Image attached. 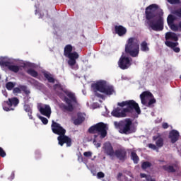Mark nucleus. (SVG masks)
I'll use <instances>...</instances> for the list:
<instances>
[{"label":"nucleus","instance_id":"1","mask_svg":"<svg viewBox=\"0 0 181 181\" xmlns=\"http://www.w3.org/2000/svg\"><path fill=\"white\" fill-rule=\"evenodd\" d=\"M158 9L159 6L158 4H151L147 6L145 11V25H148V29H152L154 32H160L163 30L164 28L163 17L159 16L157 21L153 20L156 18V12Z\"/></svg>","mask_w":181,"mask_h":181},{"label":"nucleus","instance_id":"2","mask_svg":"<svg viewBox=\"0 0 181 181\" xmlns=\"http://www.w3.org/2000/svg\"><path fill=\"white\" fill-rule=\"evenodd\" d=\"M51 129L53 134L59 135L57 137L59 145L63 146L64 144H66V146H71V139L68 136H66V130L61 124H59L54 120H52L51 124Z\"/></svg>","mask_w":181,"mask_h":181},{"label":"nucleus","instance_id":"3","mask_svg":"<svg viewBox=\"0 0 181 181\" xmlns=\"http://www.w3.org/2000/svg\"><path fill=\"white\" fill-rule=\"evenodd\" d=\"M124 52L131 57L139 56V40L136 37H129L126 42Z\"/></svg>","mask_w":181,"mask_h":181},{"label":"nucleus","instance_id":"4","mask_svg":"<svg viewBox=\"0 0 181 181\" xmlns=\"http://www.w3.org/2000/svg\"><path fill=\"white\" fill-rule=\"evenodd\" d=\"M94 90L97 91H100V93H103L105 94V95H112V94H115V89L112 85H107V81H100L97 82L93 86Z\"/></svg>","mask_w":181,"mask_h":181},{"label":"nucleus","instance_id":"5","mask_svg":"<svg viewBox=\"0 0 181 181\" xmlns=\"http://www.w3.org/2000/svg\"><path fill=\"white\" fill-rule=\"evenodd\" d=\"M117 105H119V107H121L122 108H124V107H127L126 108H124V112H126V114L127 112H134V110L136 112V114H141V107H139V105H138V103L134 100L118 103Z\"/></svg>","mask_w":181,"mask_h":181},{"label":"nucleus","instance_id":"6","mask_svg":"<svg viewBox=\"0 0 181 181\" xmlns=\"http://www.w3.org/2000/svg\"><path fill=\"white\" fill-rule=\"evenodd\" d=\"M73 52V46L71 45H66L64 49V56L69 59L68 60V64L70 67H73L77 63V59L80 57L77 52Z\"/></svg>","mask_w":181,"mask_h":181},{"label":"nucleus","instance_id":"7","mask_svg":"<svg viewBox=\"0 0 181 181\" xmlns=\"http://www.w3.org/2000/svg\"><path fill=\"white\" fill-rule=\"evenodd\" d=\"M107 124H104L103 122H99L88 129L89 134H98L100 135V138L103 139L107 136Z\"/></svg>","mask_w":181,"mask_h":181},{"label":"nucleus","instance_id":"8","mask_svg":"<svg viewBox=\"0 0 181 181\" xmlns=\"http://www.w3.org/2000/svg\"><path fill=\"white\" fill-rule=\"evenodd\" d=\"M114 125L117 129H119L120 134H129L131 127H132V120L131 119H125L124 121L115 122Z\"/></svg>","mask_w":181,"mask_h":181},{"label":"nucleus","instance_id":"9","mask_svg":"<svg viewBox=\"0 0 181 181\" xmlns=\"http://www.w3.org/2000/svg\"><path fill=\"white\" fill-rule=\"evenodd\" d=\"M118 66L122 70H127L131 66V59L123 54L118 61Z\"/></svg>","mask_w":181,"mask_h":181},{"label":"nucleus","instance_id":"10","mask_svg":"<svg viewBox=\"0 0 181 181\" xmlns=\"http://www.w3.org/2000/svg\"><path fill=\"white\" fill-rule=\"evenodd\" d=\"M64 101L67 105H66L64 103L59 104V108L63 111L64 112H66V111H69V112H73L74 111V107L73 106V104H71V100H70L69 98L65 97Z\"/></svg>","mask_w":181,"mask_h":181},{"label":"nucleus","instance_id":"11","mask_svg":"<svg viewBox=\"0 0 181 181\" xmlns=\"http://www.w3.org/2000/svg\"><path fill=\"white\" fill-rule=\"evenodd\" d=\"M103 149L105 155H107V156H110V158L114 157L115 151H114V147L112 146V144L110 143V141H106L105 144H103Z\"/></svg>","mask_w":181,"mask_h":181},{"label":"nucleus","instance_id":"12","mask_svg":"<svg viewBox=\"0 0 181 181\" xmlns=\"http://www.w3.org/2000/svg\"><path fill=\"white\" fill-rule=\"evenodd\" d=\"M127 153L125 148H118L115 151L114 156H116L121 162H125L127 158Z\"/></svg>","mask_w":181,"mask_h":181},{"label":"nucleus","instance_id":"13","mask_svg":"<svg viewBox=\"0 0 181 181\" xmlns=\"http://www.w3.org/2000/svg\"><path fill=\"white\" fill-rule=\"evenodd\" d=\"M111 114L115 118H125L127 117V112L124 111V108L122 109L120 107L115 108Z\"/></svg>","mask_w":181,"mask_h":181},{"label":"nucleus","instance_id":"14","mask_svg":"<svg viewBox=\"0 0 181 181\" xmlns=\"http://www.w3.org/2000/svg\"><path fill=\"white\" fill-rule=\"evenodd\" d=\"M39 111L42 115H45V117H47V118H50V115H52V108L49 105L40 106Z\"/></svg>","mask_w":181,"mask_h":181},{"label":"nucleus","instance_id":"15","mask_svg":"<svg viewBox=\"0 0 181 181\" xmlns=\"http://www.w3.org/2000/svg\"><path fill=\"white\" fill-rule=\"evenodd\" d=\"M168 138L170 139L171 144H176L180 138V134L177 130L173 129L169 132Z\"/></svg>","mask_w":181,"mask_h":181},{"label":"nucleus","instance_id":"16","mask_svg":"<svg viewBox=\"0 0 181 181\" xmlns=\"http://www.w3.org/2000/svg\"><path fill=\"white\" fill-rule=\"evenodd\" d=\"M22 91H23L26 95L30 94V90H28V86L25 85H20L18 87L14 88L13 89V94H21Z\"/></svg>","mask_w":181,"mask_h":181},{"label":"nucleus","instance_id":"17","mask_svg":"<svg viewBox=\"0 0 181 181\" xmlns=\"http://www.w3.org/2000/svg\"><path fill=\"white\" fill-rule=\"evenodd\" d=\"M165 45H167L168 47H170L171 49H173V50L175 53H179L180 52V48L177 47V46H179V42H171V41H165Z\"/></svg>","mask_w":181,"mask_h":181},{"label":"nucleus","instance_id":"18","mask_svg":"<svg viewBox=\"0 0 181 181\" xmlns=\"http://www.w3.org/2000/svg\"><path fill=\"white\" fill-rule=\"evenodd\" d=\"M153 97V95H152V93L149 91H144L140 95V98L141 101V104L143 105H146V98H152Z\"/></svg>","mask_w":181,"mask_h":181},{"label":"nucleus","instance_id":"19","mask_svg":"<svg viewBox=\"0 0 181 181\" xmlns=\"http://www.w3.org/2000/svg\"><path fill=\"white\" fill-rule=\"evenodd\" d=\"M115 32L118 36H124L127 35V28L122 25H115Z\"/></svg>","mask_w":181,"mask_h":181},{"label":"nucleus","instance_id":"20","mask_svg":"<svg viewBox=\"0 0 181 181\" xmlns=\"http://www.w3.org/2000/svg\"><path fill=\"white\" fill-rule=\"evenodd\" d=\"M8 107H18L19 99L16 97L8 98L7 101H4Z\"/></svg>","mask_w":181,"mask_h":181},{"label":"nucleus","instance_id":"21","mask_svg":"<svg viewBox=\"0 0 181 181\" xmlns=\"http://www.w3.org/2000/svg\"><path fill=\"white\" fill-rule=\"evenodd\" d=\"M165 40L166 42H168V40H173L174 42H177L179 40V37H177V35L175 33L172 32H168L165 33Z\"/></svg>","mask_w":181,"mask_h":181},{"label":"nucleus","instance_id":"22","mask_svg":"<svg viewBox=\"0 0 181 181\" xmlns=\"http://www.w3.org/2000/svg\"><path fill=\"white\" fill-rule=\"evenodd\" d=\"M85 120L86 117H84V115L81 112H78L77 118L74 120V125H80L81 124H83Z\"/></svg>","mask_w":181,"mask_h":181},{"label":"nucleus","instance_id":"23","mask_svg":"<svg viewBox=\"0 0 181 181\" xmlns=\"http://www.w3.org/2000/svg\"><path fill=\"white\" fill-rule=\"evenodd\" d=\"M176 164H175L174 165H163V170H165V172H167L168 173H175L176 169L175 168H176Z\"/></svg>","mask_w":181,"mask_h":181},{"label":"nucleus","instance_id":"24","mask_svg":"<svg viewBox=\"0 0 181 181\" xmlns=\"http://www.w3.org/2000/svg\"><path fill=\"white\" fill-rule=\"evenodd\" d=\"M153 141H156L157 148H162L163 146V138L160 136H153Z\"/></svg>","mask_w":181,"mask_h":181},{"label":"nucleus","instance_id":"25","mask_svg":"<svg viewBox=\"0 0 181 181\" xmlns=\"http://www.w3.org/2000/svg\"><path fill=\"white\" fill-rule=\"evenodd\" d=\"M7 68L10 71H12L13 73H18V71L21 70V67L18 65H11V64H8V66H7Z\"/></svg>","mask_w":181,"mask_h":181},{"label":"nucleus","instance_id":"26","mask_svg":"<svg viewBox=\"0 0 181 181\" xmlns=\"http://www.w3.org/2000/svg\"><path fill=\"white\" fill-rule=\"evenodd\" d=\"M23 109L25 112H28L30 119H33V117L32 116V107H30V105L25 104L23 106Z\"/></svg>","mask_w":181,"mask_h":181},{"label":"nucleus","instance_id":"27","mask_svg":"<svg viewBox=\"0 0 181 181\" xmlns=\"http://www.w3.org/2000/svg\"><path fill=\"white\" fill-rule=\"evenodd\" d=\"M65 94L70 98L72 101V103H74V104H77V98H76V94H74L73 92H66Z\"/></svg>","mask_w":181,"mask_h":181},{"label":"nucleus","instance_id":"28","mask_svg":"<svg viewBox=\"0 0 181 181\" xmlns=\"http://www.w3.org/2000/svg\"><path fill=\"white\" fill-rule=\"evenodd\" d=\"M131 159H132L134 163L136 165L139 162V157L138 156V154L135 151H132L131 154Z\"/></svg>","mask_w":181,"mask_h":181},{"label":"nucleus","instance_id":"29","mask_svg":"<svg viewBox=\"0 0 181 181\" xmlns=\"http://www.w3.org/2000/svg\"><path fill=\"white\" fill-rule=\"evenodd\" d=\"M140 49L141 52H149V47L146 41H143L140 45Z\"/></svg>","mask_w":181,"mask_h":181},{"label":"nucleus","instance_id":"30","mask_svg":"<svg viewBox=\"0 0 181 181\" xmlns=\"http://www.w3.org/2000/svg\"><path fill=\"white\" fill-rule=\"evenodd\" d=\"M8 64H11L8 60L5 59V57H0V66L1 67H8Z\"/></svg>","mask_w":181,"mask_h":181},{"label":"nucleus","instance_id":"31","mask_svg":"<svg viewBox=\"0 0 181 181\" xmlns=\"http://www.w3.org/2000/svg\"><path fill=\"white\" fill-rule=\"evenodd\" d=\"M117 180L118 181H131L128 179V177L123 175L122 173H119L117 175Z\"/></svg>","mask_w":181,"mask_h":181},{"label":"nucleus","instance_id":"32","mask_svg":"<svg viewBox=\"0 0 181 181\" xmlns=\"http://www.w3.org/2000/svg\"><path fill=\"white\" fill-rule=\"evenodd\" d=\"M175 21H176V18L175 17V16L172 14L168 15L167 18V23L168 25L175 23Z\"/></svg>","mask_w":181,"mask_h":181},{"label":"nucleus","instance_id":"33","mask_svg":"<svg viewBox=\"0 0 181 181\" xmlns=\"http://www.w3.org/2000/svg\"><path fill=\"white\" fill-rule=\"evenodd\" d=\"M26 73L28 74H29L30 76H31V77H37V76H39V74L37 73V71H35V69H29L27 70Z\"/></svg>","mask_w":181,"mask_h":181},{"label":"nucleus","instance_id":"34","mask_svg":"<svg viewBox=\"0 0 181 181\" xmlns=\"http://www.w3.org/2000/svg\"><path fill=\"white\" fill-rule=\"evenodd\" d=\"M44 77H45L47 78V80L48 81L49 83H54V78H53V76H52V74L45 72L44 73Z\"/></svg>","mask_w":181,"mask_h":181},{"label":"nucleus","instance_id":"35","mask_svg":"<svg viewBox=\"0 0 181 181\" xmlns=\"http://www.w3.org/2000/svg\"><path fill=\"white\" fill-rule=\"evenodd\" d=\"M6 88L11 91L15 88V83L13 82H8L6 83Z\"/></svg>","mask_w":181,"mask_h":181},{"label":"nucleus","instance_id":"36","mask_svg":"<svg viewBox=\"0 0 181 181\" xmlns=\"http://www.w3.org/2000/svg\"><path fill=\"white\" fill-rule=\"evenodd\" d=\"M151 166H152V163L149 161H145L141 164V169H148V168H151Z\"/></svg>","mask_w":181,"mask_h":181},{"label":"nucleus","instance_id":"37","mask_svg":"<svg viewBox=\"0 0 181 181\" xmlns=\"http://www.w3.org/2000/svg\"><path fill=\"white\" fill-rule=\"evenodd\" d=\"M168 26L171 30H173V32H177V30H179V26L175 25L174 23L173 24H170Z\"/></svg>","mask_w":181,"mask_h":181},{"label":"nucleus","instance_id":"38","mask_svg":"<svg viewBox=\"0 0 181 181\" xmlns=\"http://www.w3.org/2000/svg\"><path fill=\"white\" fill-rule=\"evenodd\" d=\"M98 136V135H97V134L94 135L93 144L96 146V148H100V146H101V144L97 143V137Z\"/></svg>","mask_w":181,"mask_h":181},{"label":"nucleus","instance_id":"39","mask_svg":"<svg viewBox=\"0 0 181 181\" xmlns=\"http://www.w3.org/2000/svg\"><path fill=\"white\" fill-rule=\"evenodd\" d=\"M0 156L1 158H5L6 156V152H5V150L2 147H0Z\"/></svg>","mask_w":181,"mask_h":181},{"label":"nucleus","instance_id":"40","mask_svg":"<svg viewBox=\"0 0 181 181\" xmlns=\"http://www.w3.org/2000/svg\"><path fill=\"white\" fill-rule=\"evenodd\" d=\"M83 156H85V158H91L93 153L91 151H86L83 153Z\"/></svg>","mask_w":181,"mask_h":181},{"label":"nucleus","instance_id":"41","mask_svg":"<svg viewBox=\"0 0 181 181\" xmlns=\"http://www.w3.org/2000/svg\"><path fill=\"white\" fill-rule=\"evenodd\" d=\"M40 119H41L42 124H44V125H47L49 120L47 119V118L46 117H40Z\"/></svg>","mask_w":181,"mask_h":181},{"label":"nucleus","instance_id":"42","mask_svg":"<svg viewBox=\"0 0 181 181\" xmlns=\"http://www.w3.org/2000/svg\"><path fill=\"white\" fill-rule=\"evenodd\" d=\"M155 103H156V99H151L147 104V107H151L153 104H155Z\"/></svg>","mask_w":181,"mask_h":181},{"label":"nucleus","instance_id":"43","mask_svg":"<svg viewBox=\"0 0 181 181\" xmlns=\"http://www.w3.org/2000/svg\"><path fill=\"white\" fill-rule=\"evenodd\" d=\"M148 148H150V149H153V151H156V149L158 148L157 146H156L155 144H148Z\"/></svg>","mask_w":181,"mask_h":181},{"label":"nucleus","instance_id":"44","mask_svg":"<svg viewBox=\"0 0 181 181\" xmlns=\"http://www.w3.org/2000/svg\"><path fill=\"white\" fill-rule=\"evenodd\" d=\"M104 176H105V175L103 172H99L97 174L98 179H103V177H104Z\"/></svg>","mask_w":181,"mask_h":181},{"label":"nucleus","instance_id":"45","mask_svg":"<svg viewBox=\"0 0 181 181\" xmlns=\"http://www.w3.org/2000/svg\"><path fill=\"white\" fill-rule=\"evenodd\" d=\"M95 97H98V98H101L102 100H104V95H103V94L95 92Z\"/></svg>","mask_w":181,"mask_h":181},{"label":"nucleus","instance_id":"46","mask_svg":"<svg viewBox=\"0 0 181 181\" xmlns=\"http://www.w3.org/2000/svg\"><path fill=\"white\" fill-rule=\"evenodd\" d=\"M54 90H57L62 88V85L60 83H57L53 86Z\"/></svg>","mask_w":181,"mask_h":181},{"label":"nucleus","instance_id":"47","mask_svg":"<svg viewBox=\"0 0 181 181\" xmlns=\"http://www.w3.org/2000/svg\"><path fill=\"white\" fill-rule=\"evenodd\" d=\"M162 128H163V129H168V128H169V124L166 122H164L162 124Z\"/></svg>","mask_w":181,"mask_h":181},{"label":"nucleus","instance_id":"48","mask_svg":"<svg viewBox=\"0 0 181 181\" xmlns=\"http://www.w3.org/2000/svg\"><path fill=\"white\" fill-rule=\"evenodd\" d=\"M3 109L4 110V111H13V108L11 107H8L6 106H4Z\"/></svg>","mask_w":181,"mask_h":181},{"label":"nucleus","instance_id":"49","mask_svg":"<svg viewBox=\"0 0 181 181\" xmlns=\"http://www.w3.org/2000/svg\"><path fill=\"white\" fill-rule=\"evenodd\" d=\"M175 13L177 16H179V18H181V8L180 10L175 11Z\"/></svg>","mask_w":181,"mask_h":181},{"label":"nucleus","instance_id":"50","mask_svg":"<svg viewBox=\"0 0 181 181\" xmlns=\"http://www.w3.org/2000/svg\"><path fill=\"white\" fill-rule=\"evenodd\" d=\"M3 95H4V97H8V92H6V90H3Z\"/></svg>","mask_w":181,"mask_h":181},{"label":"nucleus","instance_id":"51","mask_svg":"<svg viewBox=\"0 0 181 181\" xmlns=\"http://www.w3.org/2000/svg\"><path fill=\"white\" fill-rule=\"evenodd\" d=\"M141 177L144 178V177H148V175H146V174L145 173H141L140 174Z\"/></svg>","mask_w":181,"mask_h":181},{"label":"nucleus","instance_id":"52","mask_svg":"<svg viewBox=\"0 0 181 181\" xmlns=\"http://www.w3.org/2000/svg\"><path fill=\"white\" fill-rule=\"evenodd\" d=\"M148 181H156L155 179H152V178H150V179H147Z\"/></svg>","mask_w":181,"mask_h":181},{"label":"nucleus","instance_id":"53","mask_svg":"<svg viewBox=\"0 0 181 181\" xmlns=\"http://www.w3.org/2000/svg\"><path fill=\"white\" fill-rule=\"evenodd\" d=\"M21 67H23V69H25V67H26V64H23V65L21 66Z\"/></svg>","mask_w":181,"mask_h":181},{"label":"nucleus","instance_id":"54","mask_svg":"<svg viewBox=\"0 0 181 181\" xmlns=\"http://www.w3.org/2000/svg\"><path fill=\"white\" fill-rule=\"evenodd\" d=\"M178 26H179V28H180V29H181V21L179 23Z\"/></svg>","mask_w":181,"mask_h":181},{"label":"nucleus","instance_id":"55","mask_svg":"<svg viewBox=\"0 0 181 181\" xmlns=\"http://www.w3.org/2000/svg\"><path fill=\"white\" fill-rule=\"evenodd\" d=\"M180 78L181 79V75H180Z\"/></svg>","mask_w":181,"mask_h":181},{"label":"nucleus","instance_id":"56","mask_svg":"<svg viewBox=\"0 0 181 181\" xmlns=\"http://www.w3.org/2000/svg\"><path fill=\"white\" fill-rule=\"evenodd\" d=\"M0 80H1V76H0Z\"/></svg>","mask_w":181,"mask_h":181}]
</instances>
